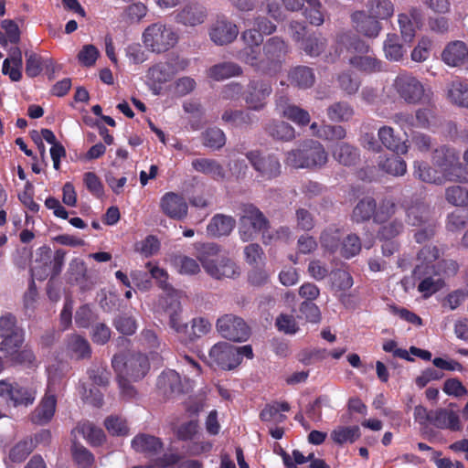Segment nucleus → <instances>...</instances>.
I'll return each instance as SVG.
<instances>
[{"instance_id":"obj_27","label":"nucleus","mask_w":468,"mask_h":468,"mask_svg":"<svg viewBox=\"0 0 468 468\" xmlns=\"http://www.w3.org/2000/svg\"><path fill=\"white\" fill-rule=\"evenodd\" d=\"M352 19L356 24L357 31L368 37H377L382 29L378 19L371 18L364 12L354 13Z\"/></svg>"},{"instance_id":"obj_61","label":"nucleus","mask_w":468,"mask_h":468,"mask_svg":"<svg viewBox=\"0 0 468 468\" xmlns=\"http://www.w3.org/2000/svg\"><path fill=\"white\" fill-rule=\"evenodd\" d=\"M338 87L346 94L356 93L359 87L360 81L357 78L352 76L348 71L343 72L337 77Z\"/></svg>"},{"instance_id":"obj_10","label":"nucleus","mask_w":468,"mask_h":468,"mask_svg":"<svg viewBox=\"0 0 468 468\" xmlns=\"http://www.w3.org/2000/svg\"><path fill=\"white\" fill-rule=\"evenodd\" d=\"M246 156L257 172L258 182H270L280 176L282 165L276 154L254 150L247 153Z\"/></svg>"},{"instance_id":"obj_9","label":"nucleus","mask_w":468,"mask_h":468,"mask_svg":"<svg viewBox=\"0 0 468 468\" xmlns=\"http://www.w3.org/2000/svg\"><path fill=\"white\" fill-rule=\"evenodd\" d=\"M59 379L60 375L57 371H53L51 369L48 370V380L46 393L38 406L31 414V420L34 423L46 424L53 418L57 406L56 393L61 388Z\"/></svg>"},{"instance_id":"obj_22","label":"nucleus","mask_w":468,"mask_h":468,"mask_svg":"<svg viewBox=\"0 0 468 468\" xmlns=\"http://www.w3.org/2000/svg\"><path fill=\"white\" fill-rule=\"evenodd\" d=\"M156 387L159 392L166 398L180 394L183 390L180 376L172 369L164 371L158 377Z\"/></svg>"},{"instance_id":"obj_24","label":"nucleus","mask_w":468,"mask_h":468,"mask_svg":"<svg viewBox=\"0 0 468 468\" xmlns=\"http://www.w3.org/2000/svg\"><path fill=\"white\" fill-rule=\"evenodd\" d=\"M378 136L381 144L388 150L398 154H405L409 150L407 141H402L395 134L394 129L390 126H382L378 129Z\"/></svg>"},{"instance_id":"obj_37","label":"nucleus","mask_w":468,"mask_h":468,"mask_svg":"<svg viewBox=\"0 0 468 468\" xmlns=\"http://www.w3.org/2000/svg\"><path fill=\"white\" fill-rule=\"evenodd\" d=\"M76 432L81 434L92 445H100L105 439L103 431L89 421L79 423L73 431V433Z\"/></svg>"},{"instance_id":"obj_21","label":"nucleus","mask_w":468,"mask_h":468,"mask_svg":"<svg viewBox=\"0 0 468 468\" xmlns=\"http://www.w3.org/2000/svg\"><path fill=\"white\" fill-rule=\"evenodd\" d=\"M304 2L306 6L304 8V15L312 25L320 26L324 23V12L321 7V4L318 0H297L291 2V0H285V6L289 10H298L303 6Z\"/></svg>"},{"instance_id":"obj_25","label":"nucleus","mask_w":468,"mask_h":468,"mask_svg":"<svg viewBox=\"0 0 468 468\" xmlns=\"http://www.w3.org/2000/svg\"><path fill=\"white\" fill-rule=\"evenodd\" d=\"M277 108L281 115L297 125L303 126L310 122V114L307 111L287 103L283 99L277 101Z\"/></svg>"},{"instance_id":"obj_29","label":"nucleus","mask_w":468,"mask_h":468,"mask_svg":"<svg viewBox=\"0 0 468 468\" xmlns=\"http://www.w3.org/2000/svg\"><path fill=\"white\" fill-rule=\"evenodd\" d=\"M264 56L266 57L269 72L271 66L279 67V58L286 52V45L282 39L274 37L270 38L263 47Z\"/></svg>"},{"instance_id":"obj_19","label":"nucleus","mask_w":468,"mask_h":468,"mask_svg":"<svg viewBox=\"0 0 468 468\" xmlns=\"http://www.w3.org/2000/svg\"><path fill=\"white\" fill-rule=\"evenodd\" d=\"M160 208L170 218L180 220L186 217L188 206L181 195L167 192L160 199Z\"/></svg>"},{"instance_id":"obj_45","label":"nucleus","mask_w":468,"mask_h":468,"mask_svg":"<svg viewBox=\"0 0 468 468\" xmlns=\"http://www.w3.org/2000/svg\"><path fill=\"white\" fill-rule=\"evenodd\" d=\"M289 78L292 84L302 89L310 88L314 83L313 70L304 66H299L292 69Z\"/></svg>"},{"instance_id":"obj_30","label":"nucleus","mask_w":468,"mask_h":468,"mask_svg":"<svg viewBox=\"0 0 468 468\" xmlns=\"http://www.w3.org/2000/svg\"><path fill=\"white\" fill-rule=\"evenodd\" d=\"M468 56V48L463 41H453L446 46L441 58L449 66H458Z\"/></svg>"},{"instance_id":"obj_32","label":"nucleus","mask_w":468,"mask_h":468,"mask_svg":"<svg viewBox=\"0 0 468 468\" xmlns=\"http://www.w3.org/2000/svg\"><path fill=\"white\" fill-rule=\"evenodd\" d=\"M235 224L236 221L232 217L218 214L207 225V231L212 237L226 236L232 231Z\"/></svg>"},{"instance_id":"obj_64","label":"nucleus","mask_w":468,"mask_h":468,"mask_svg":"<svg viewBox=\"0 0 468 468\" xmlns=\"http://www.w3.org/2000/svg\"><path fill=\"white\" fill-rule=\"evenodd\" d=\"M406 215L409 224L419 226L427 218L428 208L423 204H416L407 209Z\"/></svg>"},{"instance_id":"obj_40","label":"nucleus","mask_w":468,"mask_h":468,"mask_svg":"<svg viewBox=\"0 0 468 468\" xmlns=\"http://www.w3.org/2000/svg\"><path fill=\"white\" fill-rule=\"evenodd\" d=\"M222 120L234 127H243L257 121V118L250 111H225Z\"/></svg>"},{"instance_id":"obj_5","label":"nucleus","mask_w":468,"mask_h":468,"mask_svg":"<svg viewBox=\"0 0 468 468\" xmlns=\"http://www.w3.org/2000/svg\"><path fill=\"white\" fill-rule=\"evenodd\" d=\"M198 259L206 272L215 279L236 278L239 275V268L228 257L219 253L216 244L208 243L203 246Z\"/></svg>"},{"instance_id":"obj_16","label":"nucleus","mask_w":468,"mask_h":468,"mask_svg":"<svg viewBox=\"0 0 468 468\" xmlns=\"http://www.w3.org/2000/svg\"><path fill=\"white\" fill-rule=\"evenodd\" d=\"M393 121L402 128L431 129L437 125V117L431 106L418 109L415 116L404 112L396 113Z\"/></svg>"},{"instance_id":"obj_43","label":"nucleus","mask_w":468,"mask_h":468,"mask_svg":"<svg viewBox=\"0 0 468 468\" xmlns=\"http://www.w3.org/2000/svg\"><path fill=\"white\" fill-rule=\"evenodd\" d=\"M241 68L233 62H224L211 67L208 76L215 80H223L228 78L240 75Z\"/></svg>"},{"instance_id":"obj_14","label":"nucleus","mask_w":468,"mask_h":468,"mask_svg":"<svg viewBox=\"0 0 468 468\" xmlns=\"http://www.w3.org/2000/svg\"><path fill=\"white\" fill-rule=\"evenodd\" d=\"M208 364L222 370H233L239 366L236 346L227 342L215 344L208 353Z\"/></svg>"},{"instance_id":"obj_11","label":"nucleus","mask_w":468,"mask_h":468,"mask_svg":"<svg viewBox=\"0 0 468 468\" xmlns=\"http://www.w3.org/2000/svg\"><path fill=\"white\" fill-rule=\"evenodd\" d=\"M37 390L32 387H26L11 380L0 381V401L7 406H28L33 404Z\"/></svg>"},{"instance_id":"obj_48","label":"nucleus","mask_w":468,"mask_h":468,"mask_svg":"<svg viewBox=\"0 0 468 468\" xmlns=\"http://www.w3.org/2000/svg\"><path fill=\"white\" fill-rule=\"evenodd\" d=\"M342 236L340 229L330 227L322 232L320 236L321 245L326 251L334 253L340 249Z\"/></svg>"},{"instance_id":"obj_36","label":"nucleus","mask_w":468,"mask_h":468,"mask_svg":"<svg viewBox=\"0 0 468 468\" xmlns=\"http://www.w3.org/2000/svg\"><path fill=\"white\" fill-rule=\"evenodd\" d=\"M207 14L204 7L197 5H188L177 15V21L185 26L195 27L202 24Z\"/></svg>"},{"instance_id":"obj_50","label":"nucleus","mask_w":468,"mask_h":468,"mask_svg":"<svg viewBox=\"0 0 468 468\" xmlns=\"http://www.w3.org/2000/svg\"><path fill=\"white\" fill-rule=\"evenodd\" d=\"M35 444L32 439H25L17 442L9 452L8 461H5V464L9 467V463H21L23 462L32 452Z\"/></svg>"},{"instance_id":"obj_53","label":"nucleus","mask_w":468,"mask_h":468,"mask_svg":"<svg viewBox=\"0 0 468 468\" xmlns=\"http://www.w3.org/2000/svg\"><path fill=\"white\" fill-rule=\"evenodd\" d=\"M147 12L148 8L144 4L135 2L125 7L122 17L130 24H138L145 17Z\"/></svg>"},{"instance_id":"obj_51","label":"nucleus","mask_w":468,"mask_h":468,"mask_svg":"<svg viewBox=\"0 0 468 468\" xmlns=\"http://www.w3.org/2000/svg\"><path fill=\"white\" fill-rule=\"evenodd\" d=\"M380 169L393 176H401L407 172L406 162L399 156H389L378 164Z\"/></svg>"},{"instance_id":"obj_44","label":"nucleus","mask_w":468,"mask_h":468,"mask_svg":"<svg viewBox=\"0 0 468 468\" xmlns=\"http://www.w3.org/2000/svg\"><path fill=\"white\" fill-rule=\"evenodd\" d=\"M359 437L358 426H338L331 432V439L337 444L353 443Z\"/></svg>"},{"instance_id":"obj_23","label":"nucleus","mask_w":468,"mask_h":468,"mask_svg":"<svg viewBox=\"0 0 468 468\" xmlns=\"http://www.w3.org/2000/svg\"><path fill=\"white\" fill-rule=\"evenodd\" d=\"M236 25L226 20H218L210 29V38L217 45H225L232 42L238 36Z\"/></svg>"},{"instance_id":"obj_35","label":"nucleus","mask_w":468,"mask_h":468,"mask_svg":"<svg viewBox=\"0 0 468 468\" xmlns=\"http://www.w3.org/2000/svg\"><path fill=\"white\" fill-rule=\"evenodd\" d=\"M169 304L165 312L169 315V325L177 334H185L187 330V324L182 318L181 306L179 302L174 297H169Z\"/></svg>"},{"instance_id":"obj_38","label":"nucleus","mask_w":468,"mask_h":468,"mask_svg":"<svg viewBox=\"0 0 468 468\" xmlns=\"http://www.w3.org/2000/svg\"><path fill=\"white\" fill-rule=\"evenodd\" d=\"M314 135L328 141L341 140L346 137V130L339 125L324 124L319 126L316 122H313L310 126Z\"/></svg>"},{"instance_id":"obj_62","label":"nucleus","mask_w":468,"mask_h":468,"mask_svg":"<svg viewBox=\"0 0 468 468\" xmlns=\"http://www.w3.org/2000/svg\"><path fill=\"white\" fill-rule=\"evenodd\" d=\"M2 28L5 30L6 37L2 36L0 33V42L2 45H6L7 41L11 43H17L20 38V31L18 26L9 19H5L1 23Z\"/></svg>"},{"instance_id":"obj_2","label":"nucleus","mask_w":468,"mask_h":468,"mask_svg":"<svg viewBox=\"0 0 468 468\" xmlns=\"http://www.w3.org/2000/svg\"><path fill=\"white\" fill-rule=\"evenodd\" d=\"M439 260V250L434 246L423 247L419 254L420 263L414 270V275L421 279L418 290L424 298H428L444 286L443 273L448 262Z\"/></svg>"},{"instance_id":"obj_12","label":"nucleus","mask_w":468,"mask_h":468,"mask_svg":"<svg viewBox=\"0 0 468 468\" xmlns=\"http://www.w3.org/2000/svg\"><path fill=\"white\" fill-rule=\"evenodd\" d=\"M393 87L406 102L416 104L423 99L430 98V90H426L422 83L410 74L399 75L393 83Z\"/></svg>"},{"instance_id":"obj_34","label":"nucleus","mask_w":468,"mask_h":468,"mask_svg":"<svg viewBox=\"0 0 468 468\" xmlns=\"http://www.w3.org/2000/svg\"><path fill=\"white\" fill-rule=\"evenodd\" d=\"M132 447L138 452L152 456L162 448V442L154 436L140 434L132 441Z\"/></svg>"},{"instance_id":"obj_13","label":"nucleus","mask_w":468,"mask_h":468,"mask_svg":"<svg viewBox=\"0 0 468 468\" xmlns=\"http://www.w3.org/2000/svg\"><path fill=\"white\" fill-rule=\"evenodd\" d=\"M0 336L3 338L0 350L5 351L6 355H14L21 346L24 341L23 332L16 326V318L12 314L0 317Z\"/></svg>"},{"instance_id":"obj_42","label":"nucleus","mask_w":468,"mask_h":468,"mask_svg":"<svg viewBox=\"0 0 468 468\" xmlns=\"http://www.w3.org/2000/svg\"><path fill=\"white\" fill-rule=\"evenodd\" d=\"M193 168L200 173L206 174L214 179H222L224 177V170L222 166L215 160L199 158L192 162Z\"/></svg>"},{"instance_id":"obj_18","label":"nucleus","mask_w":468,"mask_h":468,"mask_svg":"<svg viewBox=\"0 0 468 468\" xmlns=\"http://www.w3.org/2000/svg\"><path fill=\"white\" fill-rule=\"evenodd\" d=\"M271 87L265 80H251L244 94V100L250 110L260 111L265 105L266 98L271 94Z\"/></svg>"},{"instance_id":"obj_46","label":"nucleus","mask_w":468,"mask_h":468,"mask_svg":"<svg viewBox=\"0 0 468 468\" xmlns=\"http://www.w3.org/2000/svg\"><path fill=\"white\" fill-rule=\"evenodd\" d=\"M352 67L367 73L378 72L382 69V62L372 56H354L349 58Z\"/></svg>"},{"instance_id":"obj_20","label":"nucleus","mask_w":468,"mask_h":468,"mask_svg":"<svg viewBox=\"0 0 468 468\" xmlns=\"http://www.w3.org/2000/svg\"><path fill=\"white\" fill-rule=\"evenodd\" d=\"M431 425L438 429L454 431L462 428L458 411L446 408L431 410Z\"/></svg>"},{"instance_id":"obj_17","label":"nucleus","mask_w":468,"mask_h":468,"mask_svg":"<svg viewBox=\"0 0 468 468\" xmlns=\"http://www.w3.org/2000/svg\"><path fill=\"white\" fill-rule=\"evenodd\" d=\"M217 329L226 339L241 342L249 337V328L240 317L234 314H225L218 319Z\"/></svg>"},{"instance_id":"obj_52","label":"nucleus","mask_w":468,"mask_h":468,"mask_svg":"<svg viewBox=\"0 0 468 468\" xmlns=\"http://www.w3.org/2000/svg\"><path fill=\"white\" fill-rule=\"evenodd\" d=\"M69 352L77 358H84L90 355V347L89 342L77 335L70 336L68 341Z\"/></svg>"},{"instance_id":"obj_54","label":"nucleus","mask_w":468,"mask_h":468,"mask_svg":"<svg viewBox=\"0 0 468 468\" xmlns=\"http://www.w3.org/2000/svg\"><path fill=\"white\" fill-rule=\"evenodd\" d=\"M326 45L325 38L322 36H310L306 39H303L301 48L304 52L312 57L320 55Z\"/></svg>"},{"instance_id":"obj_58","label":"nucleus","mask_w":468,"mask_h":468,"mask_svg":"<svg viewBox=\"0 0 468 468\" xmlns=\"http://www.w3.org/2000/svg\"><path fill=\"white\" fill-rule=\"evenodd\" d=\"M361 250L359 238L355 234L347 235L342 241L340 252L345 258L356 256Z\"/></svg>"},{"instance_id":"obj_39","label":"nucleus","mask_w":468,"mask_h":468,"mask_svg":"<svg viewBox=\"0 0 468 468\" xmlns=\"http://www.w3.org/2000/svg\"><path fill=\"white\" fill-rule=\"evenodd\" d=\"M386 58L390 61H399L403 58L406 50L396 34H388L383 44Z\"/></svg>"},{"instance_id":"obj_4","label":"nucleus","mask_w":468,"mask_h":468,"mask_svg":"<svg viewBox=\"0 0 468 468\" xmlns=\"http://www.w3.org/2000/svg\"><path fill=\"white\" fill-rule=\"evenodd\" d=\"M327 159V153L319 142L307 140L285 153L284 164L296 169H313L324 165Z\"/></svg>"},{"instance_id":"obj_59","label":"nucleus","mask_w":468,"mask_h":468,"mask_svg":"<svg viewBox=\"0 0 468 468\" xmlns=\"http://www.w3.org/2000/svg\"><path fill=\"white\" fill-rule=\"evenodd\" d=\"M99 56V49L94 45L87 44L81 48L77 58L80 65L91 67L96 63Z\"/></svg>"},{"instance_id":"obj_6","label":"nucleus","mask_w":468,"mask_h":468,"mask_svg":"<svg viewBox=\"0 0 468 468\" xmlns=\"http://www.w3.org/2000/svg\"><path fill=\"white\" fill-rule=\"evenodd\" d=\"M269 232L268 220L264 215L253 205H245L239 218V234L242 241L254 239L261 233L264 243L271 242L272 237L267 236Z\"/></svg>"},{"instance_id":"obj_49","label":"nucleus","mask_w":468,"mask_h":468,"mask_svg":"<svg viewBox=\"0 0 468 468\" xmlns=\"http://www.w3.org/2000/svg\"><path fill=\"white\" fill-rule=\"evenodd\" d=\"M332 152L334 158L344 165H354L358 157L356 150L346 143L335 144Z\"/></svg>"},{"instance_id":"obj_56","label":"nucleus","mask_w":468,"mask_h":468,"mask_svg":"<svg viewBox=\"0 0 468 468\" xmlns=\"http://www.w3.org/2000/svg\"><path fill=\"white\" fill-rule=\"evenodd\" d=\"M446 200L453 206H468V190L460 186H450L445 191Z\"/></svg>"},{"instance_id":"obj_1","label":"nucleus","mask_w":468,"mask_h":468,"mask_svg":"<svg viewBox=\"0 0 468 468\" xmlns=\"http://www.w3.org/2000/svg\"><path fill=\"white\" fill-rule=\"evenodd\" d=\"M432 161L436 169L424 162L416 161L413 165L414 176L422 182L437 185L446 181H468V176L455 150L441 146L434 151Z\"/></svg>"},{"instance_id":"obj_60","label":"nucleus","mask_w":468,"mask_h":468,"mask_svg":"<svg viewBox=\"0 0 468 468\" xmlns=\"http://www.w3.org/2000/svg\"><path fill=\"white\" fill-rule=\"evenodd\" d=\"M204 144L207 147L218 149L226 144V136L218 128L207 129L204 133Z\"/></svg>"},{"instance_id":"obj_33","label":"nucleus","mask_w":468,"mask_h":468,"mask_svg":"<svg viewBox=\"0 0 468 468\" xmlns=\"http://www.w3.org/2000/svg\"><path fill=\"white\" fill-rule=\"evenodd\" d=\"M447 98L458 106L468 108V81L454 80L449 83Z\"/></svg>"},{"instance_id":"obj_26","label":"nucleus","mask_w":468,"mask_h":468,"mask_svg":"<svg viewBox=\"0 0 468 468\" xmlns=\"http://www.w3.org/2000/svg\"><path fill=\"white\" fill-rule=\"evenodd\" d=\"M22 53L18 48L10 50L8 58L3 62L2 72L12 81H19L22 78Z\"/></svg>"},{"instance_id":"obj_47","label":"nucleus","mask_w":468,"mask_h":468,"mask_svg":"<svg viewBox=\"0 0 468 468\" xmlns=\"http://www.w3.org/2000/svg\"><path fill=\"white\" fill-rule=\"evenodd\" d=\"M377 210L376 201L372 197H365L355 207L352 218L356 222L366 221L375 216Z\"/></svg>"},{"instance_id":"obj_63","label":"nucleus","mask_w":468,"mask_h":468,"mask_svg":"<svg viewBox=\"0 0 468 468\" xmlns=\"http://www.w3.org/2000/svg\"><path fill=\"white\" fill-rule=\"evenodd\" d=\"M83 183L91 195L101 197L104 194L103 185L99 176L93 172H86L83 175Z\"/></svg>"},{"instance_id":"obj_57","label":"nucleus","mask_w":468,"mask_h":468,"mask_svg":"<svg viewBox=\"0 0 468 468\" xmlns=\"http://www.w3.org/2000/svg\"><path fill=\"white\" fill-rule=\"evenodd\" d=\"M432 48V40L428 37H422L419 39L417 46L411 52V59L415 62H423L430 57Z\"/></svg>"},{"instance_id":"obj_15","label":"nucleus","mask_w":468,"mask_h":468,"mask_svg":"<svg viewBox=\"0 0 468 468\" xmlns=\"http://www.w3.org/2000/svg\"><path fill=\"white\" fill-rule=\"evenodd\" d=\"M188 65L186 59H177L175 62H159L148 69L145 78L149 86L155 88L170 80L177 71L185 69Z\"/></svg>"},{"instance_id":"obj_55","label":"nucleus","mask_w":468,"mask_h":468,"mask_svg":"<svg viewBox=\"0 0 468 468\" xmlns=\"http://www.w3.org/2000/svg\"><path fill=\"white\" fill-rule=\"evenodd\" d=\"M353 113V109L346 102H336L327 109V115L334 122L348 121Z\"/></svg>"},{"instance_id":"obj_8","label":"nucleus","mask_w":468,"mask_h":468,"mask_svg":"<svg viewBox=\"0 0 468 468\" xmlns=\"http://www.w3.org/2000/svg\"><path fill=\"white\" fill-rule=\"evenodd\" d=\"M374 221L380 226L378 230L380 239H392L403 230V223L399 218L398 208L391 200L382 201L375 214Z\"/></svg>"},{"instance_id":"obj_41","label":"nucleus","mask_w":468,"mask_h":468,"mask_svg":"<svg viewBox=\"0 0 468 468\" xmlns=\"http://www.w3.org/2000/svg\"><path fill=\"white\" fill-rule=\"evenodd\" d=\"M266 129L269 135L275 140L289 142L295 138L294 128L282 121H273Z\"/></svg>"},{"instance_id":"obj_7","label":"nucleus","mask_w":468,"mask_h":468,"mask_svg":"<svg viewBox=\"0 0 468 468\" xmlns=\"http://www.w3.org/2000/svg\"><path fill=\"white\" fill-rule=\"evenodd\" d=\"M178 34L172 27L161 22L153 23L143 32L142 40L145 48L154 53H164L178 42Z\"/></svg>"},{"instance_id":"obj_3","label":"nucleus","mask_w":468,"mask_h":468,"mask_svg":"<svg viewBox=\"0 0 468 468\" xmlns=\"http://www.w3.org/2000/svg\"><path fill=\"white\" fill-rule=\"evenodd\" d=\"M112 362V367L118 373L121 394L126 399L134 398L136 390L128 383V378L137 381L146 375L149 369L147 357L142 354H138L130 357L122 365V356H114Z\"/></svg>"},{"instance_id":"obj_28","label":"nucleus","mask_w":468,"mask_h":468,"mask_svg":"<svg viewBox=\"0 0 468 468\" xmlns=\"http://www.w3.org/2000/svg\"><path fill=\"white\" fill-rule=\"evenodd\" d=\"M239 58L255 68L256 70L269 72L264 52H261V47H245L239 55Z\"/></svg>"},{"instance_id":"obj_31","label":"nucleus","mask_w":468,"mask_h":468,"mask_svg":"<svg viewBox=\"0 0 468 468\" xmlns=\"http://www.w3.org/2000/svg\"><path fill=\"white\" fill-rule=\"evenodd\" d=\"M395 8L391 0H367L366 12L371 18L387 20L394 14Z\"/></svg>"}]
</instances>
